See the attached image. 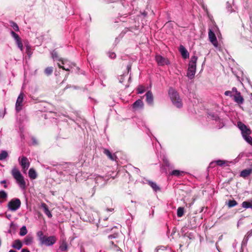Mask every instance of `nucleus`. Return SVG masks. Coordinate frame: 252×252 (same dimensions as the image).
I'll return each instance as SVG.
<instances>
[{
	"instance_id": "f257e3e1",
	"label": "nucleus",
	"mask_w": 252,
	"mask_h": 252,
	"mask_svg": "<svg viewBox=\"0 0 252 252\" xmlns=\"http://www.w3.org/2000/svg\"><path fill=\"white\" fill-rule=\"evenodd\" d=\"M238 126L241 131L242 136L245 140L248 143L252 145V137L250 136L251 133L250 129L242 122L238 123Z\"/></svg>"
},
{
	"instance_id": "f03ea898",
	"label": "nucleus",
	"mask_w": 252,
	"mask_h": 252,
	"mask_svg": "<svg viewBox=\"0 0 252 252\" xmlns=\"http://www.w3.org/2000/svg\"><path fill=\"white\" fill-rule=\"evenodd\" d=\"M197 57L195 56L191 57L189 64L187 76L191 79L194 77L196 72V61Z\"/></svg>"
},
{
	"instance_id": "7ed1b4c3",
	"label": "nucleus",
	"mask_w": 252,
	"mask_h": 252,
	"mask_svg": "<svg viewBox=\"0 0 252 252\" xmlns=\"http://www.w3.org/2000/svg\"><path fill=\"white\" fill-rule=\"evenodd\" d=\"M168 94L173 104L177 108H181L183 106L182 100L178 93L173 88H170Z\"/></svg>"
},
{
	"instance_id": "20e7f679",
	"label": "nucleus",
	"mask_w": 252,
	"mask_h": 252,
	"mask_svg": "<svg viewBox=\"0 0 252 252\" xmlns=\"http://www.w3.org/2000/svg\"><path fill=\"white\" fill-rule=\"evenodd\" d=\"M11 173L20 188L24 189L26 186V182L20 172L17 168H14L11 171Z\"/></svg>"
},
{
	"instance_id": "39448f33",
	"label": "nucleus",
	"mask_w": 252,
	"mask_h": 252,
	"mask_svg": "<svg viewBox=\"0 0 252 252\" xmlns=\"http://www.w3.org/2000/svg\"><path fill=\"white\" fill-rule=\"evenodd\" d=\"M95 185L93 189V194H94L97 188H101L103 187L106 184L108 179L104 178L103 176L97 175L94 179Z\"/></svg>"
},
{
	"instance_id": "423d86ee",
	"label": "nucleus",
	"mask_w": 252,
	"mask_h": 252,
	"mask_svg": "<svg viewBox=\"0 0 252 252\" xmlns=\"http://www.w3.org/2000/svg\"><path fill=\"white\" fill-rule=\"evenodd\" d=\"M21 204V201L19 199L14 198L8 202L7 206L10 210L15 211L20 207Z\"/></svg>"
},
{
	"instance_id": "0eeeda50",
	"label": "nucleus",
	"mask_w": 252,
	"mask_h": 252,
	"mask_svg": "<svg viewBox=\"0 0 252 252\" xmlns=\"http://www.w3.org/2000/svg\"><path fill=\"white\" fill-rule=\"evenodd\" d=\"M56 241V237L54 236H51L49 237L46 236L45 238H43L42 241L40 244L46 246H51L54 244Z\"/></svg>"
},
{
	"instance_id": "6e6552de",
	"label": "nucleus",
	"mask_w": 252,
	"mask_h": 252,
	"mask_svg": "<svg viewBox=\"0 0 252 252\" xmlns=\"http://www.w3.org/2000/svg\"><path fill=\"white\" fill-rule=\"evenodd\" d=\"M24 93L21 92L19 95L15 105V109L17 112H19L22 110L23 106V101L24 99Z\"/></svg>"
},
{
	"instance_id": "1a4fd4ad",
	"label": "nucleus",
	"mask_w": 252,
	"mask_h": 252,
	"mask_svg": "<svg viewBox=\"0 0 252 252\" xmlns=\"http://www.w3.org/2000/svg\"><path fill=\"white\" fill-rule=\"evenodd\" d=\"M156 61L158 65L160 66L164 65L165 64L168 65L170 63V62L167 59L159 55L156 56Z\"/></svg>"
},
{
	"instance_id": "9d476101",
	"label": "nucleus",
	"mask_w": 252,
	"mask_h": 252,
	"mask_svg": "<svg viewBox=\"0 0 252 252\" xmlns=\"http://www.w3.org/2000/svg\"><path fill=\"white\" fill-rule=\"evenodd\" d=\"M59 61H61V64L60 63H58L59 67L63 70L69 71L70 68L72 67V64H70L67 60H59Z\"/></svg>"
},
{
	"instance_id": "9b49d317",
	"label": "nucleus",
	"mask_w": 252,
	"mask_h": 252,
	"mask_svg": "<svg viewBox=\"0 0 252 252\" xmlns=\"http://www.w3.org/2000/svg\"><path fill=\"white\" fill-rule=\"evenodd\" d=\"M20 164L22 167L23 169L24 170H27L30 166V162L28 160V159L24 156H23L21 158V161H20Z\"/></svg>"
},
{
	"instance_id": "f8f14e48",
	"label": "nucleus",
	"mask_w": 252,
	"mask_h": 252,
	"mask_svg": "<svg viewBox=\"0 0 252 252\" xmlns=\"http://www.w3.org/2000/svg\"><path fill=\"white\" fill-rule=\"evenodd\" d=\"M209 38L211 42L215 46H217L218 45V41L216 35L212 30L210 29L209 31Z\"/></svg>"
},
{
	"instance_id": "ddd939ff",
	"label": "nucleus",
	"mask_w": 252,
	"mask_h": 252,
	"mask_svg": "<svg viewBox=\"0 0 252 252\" xmlns=\"http://www.w3.org/2000/svg\"><path fill=\"white\" fill-rule=\"evenodd\" d=\"M233 100L238 104H242L244 102V99L240 93L234 94Z\"/></svg>"
},
{
	"instance_id": "4468645a",
	"label": "nucleus",
	"mask_w": 252,
	"mask_h": 252,
	"mask_svg": "<svg viewBox=\"0 0 252 252\" xmlns=\"http://www.w3.org/2000/svg\"><path fill=\"white\" fill-rule=\"evenodd\" d=\"M146 100L149 105L153 104V95L151 91H148L145 94Z\"/></svg>"
},
{
	"instance_id": "2eb2a0df",
	"label": "nucleus",
	"mask_w": 252,
	"mask_h": 252,
	"mask_svg": "<svg viewBox=\"0 0 252 252\" xmlns=\"http://www.w3.org/2000/svg\"><path fill=\"white\" fill-rule=\"evenodd\" d=\"M179 51L181 53L183 58L187 59L189 57V54L184 46L182 45L180 46Z\"/></svg>"
},
{
	"instance_id": "dca6fc26",
	"label": "nucleus",
	"mask_w": 252,
	"mask_h": 252,
	"mask_svg": "<svg viewBox=\"0 0 252 252\" xmlns=\"http://www.w3.org/2000/svg\"><path fill=\"white\" fill-rule=\"evenodd\" d=\"M103 153L106 155L109 158L113 161L115 160L117 158L116 156L114 154H111L110 151L108 149H104Z\"/></svg>"
},
{
	"instance_id": "f3484780",
	"label": "nucleus",
	"mask_w": 252,
	"mask_h": 252,
	"mask_svg": "<svg viewBox=\"0 0 252 252\" xmlns=\"http://www.w3.org/2000/svg\"><path fill=\"white\" fill-rule=\"evenodd\" d=\"M22 246L21 241L19 239H16L13 242L12 247L19 250L21 249Z\"/></svg>"
},
{
	"instance_id": "a211bd4d",
	"label": "nucleus",
	"mask_w": 252,
	"mask_h": 252,
	"mask_svg": "<svg viewBox=\"0 0 252 252\" xmlns=\"http://www.w3.org/2000/svg\"><path fill=\"white\" fill-rule=\"evenodd\" d=\"M41 207L43 209L44 213L48 216V218H51L52 217V215L50 211L49 210L47 205L43 203L41 204Z\"/></svg>"
},
{
	"instance_id": "6ab92c4d",
	"label": "nucleus",
	"mask_w": 252,
	"mask_h": 252,
	"mask_svg": "<svg viewBox=\"0 0 252 252\" xmlns=\"http://www.w3.org/2000/svg\"><path fill=\"white\" fill-rule=\"evenodd\" d=\"M252 172V169H246L242 170L240 176L243 178H246L248 177Z\"/></svg>"
},
{
	"instance_id": "aec40b11",
	"label": "nucleus",
	"mask_w": 252,
	"mask_h": 252,
	"mask_svg": "<svg viewBox=\"0 0 252 252\" xmlns=\"http://www.w3.org/2000/svg\"><path fill=\"white\" fill-rule=\"evenodd\" d=\"M143 102L141 99L135 101L132 104V107L134 109L142 108L143 106Z\"/></svg>"
},
{
	"instance_id": "412c9836",
	"label": "nucleus",
	"mask_w": 252,
	"mask_h": 252,
	"mask_svg": "<svg viewBox=\"0 0 252 252\" xmlns=\"http://www.w3.org/2000/svg\"><path fill=\"white\" fill-rule=\"evenodd\" d=\"M148 184L149 185V186H151V187L155 191L157 192L158 191L160 190V188L157 185L156 183L154 182L151 181H148Z\"/></svg>"
},
{
	"instance_id": "4be33fe9",
	"label": "nucleus",
	"mask_w": 252,
	"mask_h": 252,
	"mask_svg": "<svg viewBox=\"0 0 252 252\" xmlns=\"http://www.w3.org/2000/svg\"><path fill=\"white\" fill-rule=\"evenodd\" d=\"M252 236V229L249 231L248 233H247L246 235L245 236L242 243L243 245H245L247 243L250 237H251Z\"/></svg>"
},
{
	"instance_id": "5701e85b",
	"label": "nucleus",
	"mask_w": 252,
	"mask_h": 252,
	"mask_svg": "<svg viewBox=\"0 0 252 252\" xmlns=\"http://www.w3.org/2000/svg\"><path fill=\"white\" fill-rule=\"evenodd\" d=\"M29 176L31 179H35L37 177V174L35 170L33 168H31L29 171Z\"/></svg>"
},
{
	"instance_id": "b1692460",
	"label": "nucleus",
	"mask_w": 252,
	"mask_h": 252,
	"mask_svg": "<svg viewBox=\"0 0 252 252\" xmlns=\"http://www.w3.org/2000/svg\"><path fill=\"white\" fill-rule=\"evenodd\" d=\"M33 240V237L29 235H27L24 239V243L26 245H31Z\"/></svg>"
},
{
	"instance_id": "393cba45",
	"label": "nucleus",
	"mask_w": 252,
	"mask_h": 252,
	"mask_svg": "<svg viewBox=\"0 0 252 252\" xmlns=\"http://www.w3.org/2000/svg\"><path fill=\"white\" fill-rule=\"evenodd\" d=\"M184 173V172L183 171H181L179 170H174L170 173V175L177 177H180L182 176Z\"/></svg>"
},
{
	"instance_id": "a878e982",
	"label": "nucleus",
	"mask_w": 252,
	"mask_h": 252,
	"mask_svg": "<svg viewBox=\"0 0 252 252\" xmlns=\"http://www.w3.org/2000/svg\"><path fill=\"white\" fill-rule=\"evenodd\" d=\"M8 156V155L6 151H2L0 153V160H3L5 159Z\"/></svg>"
},
{
	"instance_id": "bb28decb",
	"label": "nucleus",
	"mask_w": 252,
	"mask_h": 252,
	"mask_svg": "<svg viewBox=\"0 0 252 252\" xmlns=\"http://www.w3.org/2000/svg\"><path fill=\"white\" fill-rule=\"evenodd\" d=\"M27 232L28 231L27 228L26 226L24 225L20 228L19 234L21 236H23L26 235Z\"/></svg>"
},
{
	"instance_id": "cd10ccee",
	"label": "nucleus",
	"mask_w": 252,
	"mask_h": 252,
	"mask_svg": "<svg viewBox=\"0 0 252 252\" xmlns=\"http://www.w3.org/2000/svg\"><path fill=\"white\" fill-rule=\"evenodd\" d=\"M53 71V67L50 66L47 67L45 69L44 72L47 75H50Z\"/></svg>"
},
{
	"instance_id": "c85d7f7f",
	"label": "nucleus",
	"mask_w": 252,
	"mask_h": 252,
	"mask_svg": "<svg viewBox=\"0 0 252 252\" xmlns=\"http://www.w3.org/2000/svg\"><path fill=\"white\" fill-rule=\"evenodd\" d=\"M184 209L183 207H179L177 209V215L178 217H181L183 216Z\"/></svg>"
},
{
	"instance_id": "c756f323",
	"label": "nucleus",
	"mask_w": 252,
	"mask_h": 252,
	"mask_svg": "<svg viewBox=\"0 0 252 252\" xmlns=\"http://www.w3.org/2000/svg\"><path fill=\"white\" fill-rule=\"evenodd\" d=\"M10 26L11 27H12L13 29L15 31H17V32L19 31V27H18V25L16 23H15L13 21H10Z\"/></svg>"
},
{
	"instance_id": "7c9ffc66",
	"label": "nucleus",
	"mask_w": 252,
	"mask_h": 252,
	"mask_svg": "<svg viewBox=\"0 0 252 252\" xmlns=\"http://www.w3.org/2000/svg\"><path fill=\"white\" fill-rule=\"evenodd\" d=\"M229 208H231L237 205V202L234 200H229L227 203Z\"/></svg>"
},
{
	"instance_id": "2f4dec72",
	"label": "nucleus",
	"mask_w": 252,
	"mask_h": 252,
	"mask_svg": "<svg viewBox=\"0 0 252 252\" xmlns=\"http://www.w3.org/2000/svg\"><path fill=\"white\" fill-rule=\"evenodd\" d=\"M67 249V245L65 242L63 241V243L61 244L60 246V249L62 251H64L66 250Z\"/></svg>"
},
{
	"instance_id": "473e14b6",
	"label": "nucleus",
	"mask_w": 252,
	"mask_h": 252,
	"mask_svg": "<svg viewBox=\"0 0 252 252\" xmlns=\"http://www.w3.org/2000/svg\"><path fill=\"white\" fill-rule=\"evenodd\" d=\"M37 236L38 237L39 240L40 241V243L42 241L43 238H45L46 237V236L43 235V233L41 231L37 232Z\"/></svg>"
},
{
	"instance_id": "72a5a7b5",
	"label": "nucleus",
	"mask_w": 252,
	"mask_h": 252,
	"mask_svg": "<svg viewBox=\"0 0 252 252\" xmlns=\"http://www.w3.org/2000/svg\"><path fill=\"white\" fill-rule=\"evenodd\" d=\"M16 42V44L18 47V48L20 49L21 51L23 50V43L22 42L21 39H20L18 40L15 41Z\"/></svg>"
},
{
	"instance_id": "f704fd0d",
	"label": "nucleus",
	"mask_w": 252,
	"mask_h": 252,
	"mask_svg": "<svg viewBox=\"0 0 252 252\" xmlns=\"http://www.w3.org/2000/svg\"><path fill=\"white\" fill-rule=\"evenodd\" d=\"M164 165L168 167L173 168V166L170 164L169 161L166 158L163 159Z\"/></svg>"
},
{
	"instance_id": "c9c22d12",
	"label": "nucleus",
	"mask_w": 252,
	"mask_h": 252,
	"mask_svg": "<svg viewBox=\"0 0 252 252\" xmlns=\"http://www.w3.org/2000/svg\"><path fill=\"white\" fill-rule=\"evenodd\" d=\"M10 33L12 36L14 38L15 41L21 39L19 36L13 31H11Z\"/></svg>"
},
{
	"instance_id": "e433bc0d",
	"label": "nucleus",
	"mask_w": 252,
	"mask_h": 252,
	"mask_svg": "<svg viewBox=\"0 0 252 252\" xmlns=\"http://www.w3.org/2000/svg\"><path fill=\"white\" fill-rule=\"evenodd\" d=\"M7 197V194L5 191L3 190L0 191V198L5 199Z\"/></svg>"
},
{
	"instance_id": "4c0bfd02",
	"label": "nucleus",
	"mask_w": 252,
	"mask_h": 252,
	"mask_svg": "<svg viewBox=\"0 0 252 252\" xmlns=\"http://www.w3.org/2000/svg\"><path fill=\"white\" fill-rule=\"evenodd\" d=\"M138 93L141 94L145 92V87L143 86H139L137 89Z\"/></svg>"
},
{
	"instance_id": "58836bf2",
	"label": "nucleus",
	"mask_w": 252,
	"mask_h": 252,
	"mask_svg": "<svg viewBox=\"0 0 252 252\" xmlns=\"http://www.w3.org/2000/svg\"><path fill=\"white\" fill-rule=\"evenodd\" d=\"M216 162L218 165L222 166L226 163V161L225 160H222L220 159V160H217Z\"/></svg>"
},
{
	"instance_id": "ea45409f",
	"label": "nucleus",
	"mask_w": 252,
	"mask_h": 252,
	"mask_svg": "<svg viewBox=\"0 0 252 252\" xmlns=\"http://www.w3.org/2000/svg\"><path fill=\"white\" fill-rule=\"evenodd\" d=\"M224 94L226 96H229L233 98L234 94H233L232 92L230 91H226L224 92Z\"/></svg>"
},
{
	"instance_id": "a19ab883",
	"label": "nucleus",
	"mask_w": 252,
	"mask_h": 252,
	"mask_svg": "<svg viewBox=\"0 0 252 252\" xmlns=\"http://www.w3.org/2000/svg\"><path fill=\"white\" fill-rule=\"evenodd\" d=\"M108 54L109 57L111 59H114L116 57V55L114 52H110L108 53Z\"/></svg>"
},
{
	"instance_id": "79ce46f5",
	"label": "nucleus",
	"mask_w": 252,
	"mask_h": 252,
	"mask_svg": "<svg viewBox=\"0 0 252 252\" xmlns=\"http://www.w3.org/2000/svg\"><path fill=\"white\" fill-rule=\"evenodd\" d=\"M51 54L52 57L54 59H57L58 58V53L55 50L53 51Z\"/></svg>"
},
{
	"instance_id": "37998d69",
	"label": "nucleus",
	"mask_w": 252,
	"mask_h": 252,
	"mask_svg": "<svg viewBox=\"0 0 252 252\" xmlns=\"http://www.w3.org/2000/svg\"><path fill=\"white\" fill-rule=\"evenodd\" d=\"M32 144L33 145H37L38 144V142H37V140L34 137H32Z\"/></svg>"
},
{
	"instance_id": "c03bdc74",
	"label": "nucleus",
	"mask_w": 252,
	"mask_h": 252,
	"mask_svg": "<svg viewBox=\"0 0 252 252\" xmlns=\"http://www.w3.org/2000/svg\"><path fill=\"white\" fill-rule=\"evenodd\" d=\"M231 91V92H232V93H234L235 94H237V93H240V92H238V91H237V88H235V87H233V88H232V90H231V91Z\"/></svg>"
},
{
	"instance_id": "a18cd8bd",
	"label": "nucleus",
	"mask_w": 252,
	"mask_h": 252,
	"mask_svg": "<svg viewBox=\"0 0 252 252\" xmlns=\"http://www.w3.org/2000/svg\"><path fill=\"white\" fill-rule=\"evenodd\" d=\"M3 183H4V188H7V186L6 184V181L5 180H2L0 182V184H2Z\"/></svg>"
},
{
	"instance_id": "49530a36",
	"label": "nucleus",
	"mask_w": 252,
	"mask_h": 252,
	"mask_svg": "<svg viewBox=\"0 0 252 252\" xmlns=\"http://www.w3.org/2000/svg\"><path fill=\"white\" fill-rule=\"evenodd\" d=\"M115 237H116L114 235H110L108 236V238L109 239H111L114 238Z\"/></svg>"
},
{
	"instance_id": "de8ad7c7",
	"label": "nucleus",
	"mask_w": 252,
	"mask_h": 252,
	"mask_svg": "<svg viewBox=\"0 0 252 252\" xmlns=\"http://www.w3.org/2000/svg\"><path fill=\"white\" fill-rule=\"evenodd\" d=\"M21 252H30L27 249H23L22 250Z\"/></svg>"
},
{
	"instance_id": "09e8293b",
	"label": "nucleus",
	"mask_w": 252,
	"mask_h": 252,
	"mask_svg": "<svg viewBox=\"0 0 252 252\" xmlns=\"http://www.w3.org/2000/svg\"><path fill=\"white\" fill-rule=\"evenodd\" d=\"M163 249L161 248H158L157 249V252H160V251H163Z\"/></svg>"
},
{
	"instance_id": "8fccbe9b",
	"label": "nucleus",
	"mask_w": 252,
	"mask_h": 252,
	"mask_svg": "<svg viewBox=\"0 0 252 252\" xmlns=\"http://www.w3.org/2000/svg\"><path fill=\"white\" fill-rule=\"evenodd\" d=\"M131 69V65H128L127 66V69L128 70V72L129 71V70H130Z\"/></svg>"
},
{
	"instance_id": "3c124183",
	"label": "nucleus",
	"mask_w": 252,
	"mask_h": 252,
	"mask_svg": "<svg viewBox=\"0 0 252 252\" xmlns=\"http://www.w3.org/2000/svg\"><path fill=\"white\" fill-rule=\"evenodd\" d=\"M135 170L137 173L140 172V170L138 168H135Z\"/></svg>"
},
{
	"instance_id": "603ef678",
	"label": "nucleus",
	"mask_w": 252,
	"mask_h": 252,
	"mask_svg": "<svg viewBox=\"0 0 252 252\" xmlns=\"http://www.w3.org/2000/svg\"><path fill=\"white\" fill-rule=\"evenodd\" d=\"M122 78H123V77H122V76H121V79H120V82H121V83L123 82V81H124V80H123V79Z\"/></svg>"
},
{
	"instance_id": "864d4df0",
	"label": "nucleus",
	"mask_w": 252,
	"mask_h": 252,
	"mask_svg": "<svg viewBox=\"0 0 252 252\" xmlns=\"http://www.w3.org/2000/svg\"><path fill=\"white\" fill-rule=\"evenodd\" d=\"M113 210H114V209H107V211H108L112 212Z\"/></svg>"
},
{
	"instance_id": "5fc2aeb1",
	"label": "nucleus",
	"mask_w": 252,
	"mask_h": 252,
	"mask_svg": "<svg viewBox=\"0 0 252 252\" xmlns=\"http://www.w3.org/2000/svg\"><path fill=\"white\" fill-rule=\"evenodd\" d=\"M8 252H17L13 250H10Z\"/></svg>"
},
{
	"instance_id": "6e6d98bb",
	"label": "nucleus",
	"mask_w": 252,
	"mask_h": 252,
	"mask_svg": "<svg viewBox=\"0 0 252 252\" xmlns=\"http://www.w3.org/2000/svg\"><path fill=\"white\" fill-rule=\"evenodd\" d=\"M154 210H153V211H152V217H153V215H154Z\"/></svg>"
},
{
	"instance_id": "4d7b16f0",
	"label": "nucleus",
	"mask_w": 252,
	"mask_h": 252,
	"mask_svg": "<svg viewBox=\"0 0 252 252\" xmlns=\"http://www.w3.org/2000/svg\"><path fill=\"white\" fill-rule=\"evenodd\" d=\"M11 217V215L7 216V217L8 218H9V217Z\"/></svg>"
},
{
	"instance_id": "13d9d810",
	"label": "nucleus",
	"mask_w": 252,
	"mask_h": 252,
	"mask_svg": "<svg viewBox=\"0 0 252 252\" xmlns=\"http://www.w3.org/2000/svg\"><path fill=\"white\" fill-rule=\"evenodd\" d=\"M131 202H132V203H136V202H135V201H131Z\"/></svg>"
}]
</instances>
